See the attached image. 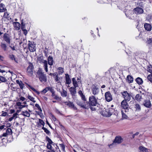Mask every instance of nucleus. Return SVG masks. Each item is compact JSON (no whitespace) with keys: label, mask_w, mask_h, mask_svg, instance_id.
Here are the masks:
<instances>
[{"label":"nucleus","mask_w":152,"mask_h":152,"mask_svg":"<svg viewBox=\"0 0 152 152\" xmlns=\"http://www.w3.org/2000/svg\"><path fill=\"white\" fill-rule=\"evenodd\" d=\"M37 74L40 81L42 82H45L47 81V77L46 75L43 72L42 68H39L37 72Z\"/></svg>","instance_id":"nucleus-1"},{"label":"nucleus","mask_w":152,"mask_h":152,"mask_svg":"<svg viewBox=\"0 0 152 152\" xmlns=\"http://www.w3.org/2000/svg\"><path fill=\"white\" fill-rule=\"evenodd\" d=\"M88 104V107L89 106H95L98 104L97 99L94 96L92 95L89 97Z\"/></svg>","instance_id":"nucleus-2"},{"label":"nucleus","mask_w":152,"mask_h":152,"mask_svg":"<svg viewBox=\"0 0 152 152\" xmlns=\"http://www.w3.org/2000/svg\"><path fill=\"white\" fill-rule=\"evenodd\" d=\"M91 92L94 95L98 94L100 91V88L98 86L95 85L92 86L91 88Z\"/></svg>","instance_id":"nucleus-3"},{"label":"nucleus","mask_w":152,"mask_h":152,"mask_svg":"<svg viewBox=\"0 0 152 152\" xmlns=\"http://www.w3.org/2000/svg\"><path fill=\"white\" fill-rule=\"evenodd\" d=\"M121 94L123 96L124 99L123 100L129 101L131 99V95L128 93L127 91H124L123 92H121Z\"/></svg>","instance_id":"nucleus-4"},{"label":"nucleus","mask_w":152,"mask_h":152,"mask_svg":"<svg viewBox=\"0 0 152 152\" xmlns=\"http://www.w3.org/2000/svg\"><path fill=\"white\" fill-rule=\"evenodd\" d=\"M34 67L32 63H29V65L27 68V72L28 75L32 76L33 74V70Z\"/></svg>","instance_id":"nucleus-5"},{"label":"nucleus","mask_w":152,"mask_h":152,"mask_svg":"<svg viewBox=\"0 0 152 152\" xmlns=\"http://www.w3.org/2000/svg\"><path fill=\"white\" fill-rule=\"evenodd\" d=\"M104 96L105 100L108 102H110L113 99L112 96L110 91L106 92Z\"/></svg>","instance_id":"nucleus-6"},{"label":"nucleus","mask_w":152,"mask_h":152,"mask_svg":"<svg viewBox=\"0 0 152 152\" xmlns=\"http://www.w3.org/2000/svg\"><path fill=\"white\" fill-rule=\"evenodd\" d=\"M77 104L83 108L87 109L88 108V105L87 101L84 102H77Z\"/></svg>","instance_id":"nucleus-7"},{"label":"nucleus","mask_w":152,"mask_h":152,"mask_svg":"<svg viewBox=\"0 0 152 152\" xmlns=\"http://www.w3.org/2000/svg\"><path fill=\"white\" fill-rule=\"evenodd\" d=\"M11 36L8 34L5 33L3 36V39L7 43L10 44L11 42Z\"/></svg>","instance_id":"nucleus-8"},{"label":"nucleus","mask_w":152,"mask_h":152,"mask_svg":"<svg viewBox=\"0 0 152 152\" xmlns=\"http://www.w3.org/2000/svg\"><path fill=\"white\" fill-rule=\"evenodd\" d=\"M123 141V139L121 136H116L113 141V143H113L120 144Z\"/></svg>","instance_id":"nucleus-9"},{"label":"nucleus","mask_w":152,"mask_h":152,"mask_svg":"<svg viewBox=\"0 0 152 152\" xmlns=\"http://www.w3.org/2000/svg\"><path fill=\"white\" fill-rule=\"evenodd\" d=\"M12 133V129L10 128H8L6 130L5 133H4L2 135H0L1 137H8V136H10Z\"/></svg>","instance_id":"nucleus-10"},{"label":"nucleus","mask_w":152,"mask_h":152,"mask_svg":"<svg viewBox=\"0 0 152 152\" xmlns=\"http://www.w3.org/2000/svg\"><path fill=\"white\" fill-rule=\"evenodd\" d=\"M65 105H68L69 107L73 108L75 110H77V108L75 106L73 102L69 101L66 102H64Z\"/></svg>","instance_id":"nucleus-11"},{"label":"nucleus","mask_w":152,"mask_h":152,"mask_svg":"<svg viewBox=\"0 0 152 152\" xmlns=\"http://www.w3.org/2000/svg\"><path fill=\"white\" fill-rule=\"evenodd\" d=\"M28 48L31 52H34L36 50V49L35 48V46L30 41H28Z\"/></svg>","instance_id":"nucleus-12"},{"label":"nucleus","mask_w":152,"mask_h":152,"mask_svg":"<svg viewBox=\"0 0 152 152\" xmlns=\"http://www.w3.org/2000/svg\"><path fill=\"white\" fill-rule=\"evenodd\" d=\"M72 82L74 87L76 88L78 87L79 85L81 83V81H77L75 78H72Z\"/></svg>","instance_id":"nucleus-13"},{"label":"nucleus","mask_w":152,"mask_h":152,"mask_svg":"<svg viewBox=\"0 0 152 152\" xmlns=\"http://www.w3.org/2000/svg\"><path fill=\"white\" fill-rule=\"evenodd\" d=\"M127 101L123 100L121 103V107L123 109H126L128 108L129 105L127 102Z\"/></svg>","instance_id":"nucleus-14"},{"label":"nucleus","mask_w":152,"mask_h":152,"mask_svg":"<svg viewBox=\"0 0 152 152\" xmlns=\"http://www.w3.org/2000/svg\"><path fill=\"white\" fill-rule=\"evenodd\" d=\"M135 13L137 14H141L143 12V10L140 7H137L134 9Z\"/></svg>","instance_id":"nucleus-15"},{"label":"nucleus","mask_w":152,"mask_h":152,"mask_svg":"<svg viewBox=\"0 0 152 152\" xmlns=\"http://www.w3.org/2000/svg\"><path fill=\"white\" fill-rule=\"evenodd\" d=\"M143 105L146 107L150 108L151 106V104L150 101L149 100H146L145 101Z\"/></svg>","instance_id":"nucleus-16"},{"label":"nucleus","mask_w":152,"mask_h":152,"mask_svg":"<svg viewBox=\"0 0 152 152\" xmlns=\"http://www.w3.org/2000/svg\"><path fill=\"white\" fill-rule=\"evenodd\" d=\"M76 88L72 87H70L69 89L70 94L72 96H75V94L76 93Z\"/></svg>","instance_id":"nucleus-17"},{"label":"nucleus","mask_w":152,"mask_h":152,"mask_svg":"<svg viewBox=\"0 0 152 152\" xmlns=\"http://www.w3.org/2000/svg\"><path fill=\"white\" fill-rule=\"evenodd\" d=\"M66 77V83L67 84H70L71 83V80L70 79L69 75L66 74H65Z\"/></svg>","instance_id":"nucleus-18"},{"label":"nucleus","mask_w":152,"mask_h":152,"mask_svg":"<svg viewBox=\"0 0 152 152\" xmlns=\"http://www.w3.org/2000/svg\"><path fill=\"white\" fill-rule=\"evenodd\" d=\"M102 115L105 117H109L110 116L109 112H108V109H104L102 112Z\"/></svg>","instance_id":"nucleus-19"},{"label":"nucleus","mask_w":152,"mask_h":152,"mask_svg":"<svg viewBox=\"0 0 152 152\" xmlns=\"http://www.w3.org/2000/svg\"><path fill=\"white\" fill-rule=\"evenodd\" d=\"M48 64L52 66L53 64V59L52 56H49L48 58Z\"/></svg>","instance_id":"nucleus-20"},{"label":"nucleus","mask_w":152,"mask_h":152,"mask_svg":"<svg viewBox=\"0 0 152 152\" xmlns=\"http://www.w3.org/2000/svg\"><path fill=\"white\" fill-rule=\"evenodd\" d=\"M144 27L145 29L147 31H150L151 30V26L149 24L145 23L144 24Z\"/></svg>","instance_id":"nucleus-21"},{"label":"nucleus","mask_w":152,"mask_h":152,"mask_svg":"<svg viewBox=\"0 0 152 152\" xmlns=\"http://www.w3.org/2000/svg\"><path fill=\"white\" fill-rule=\"evenodd\" d=\"M7 9L5 8V5L3 3L0 4V12H5L7 11Z\"/></svg>","instance_id":"nucleus-22"},{"label":"nucleus","mask_w":152,"mask_h":152,"mask_svg":"<svg viewBox=\"0 0 152 152\" xmlns=\"http://www.w3.org/2000/svg\"><path fill=\"white\" fill-rule=\"evenodd\" d=\"M146 43L147 45L150 48L152 47V38H148Z\"/></svg>","instance_id":"nucleus-23"},{"label":"nucleus","mask_w":152,"mask_h":152,"mask_svg":"<svg viewBox=\"0 0 152 152\" xmlns=\"http://www.w3.org/2000/svg\"><path fill=\"white\" fill-rule=\"evenodd\" d=\"M14 25L15 29L17 30H18L20 29V24L18 22L14 23Z\"/></svg>","instance_id":"nucleus-24"},{"label":"nucleus","mask_w":152,"mask_h":152,"mask_svg":"<svg viewBox=\"0 0 152 152\" xmlns=\"http://www.w3.org/2000/svg\"><path fill=\"white\" fill-rule=\"evenodd\" d=\"M139 149L140 152H149L147 148L142 146L139 147Z\"/></svg>","instance_id":"nucleus-25"},{"label":"nucleus","mask_w":152,"mask_h":152,"mask_svg":"<svg viewBox=\"0 0 152 152\" xmlns=\"http://www.w3.org/2000/svg\"><path fill=\"white\" fill-rule=\"evenodd\" d=\"M135 81L139 85H141L143 83L142 79L140 77H138L136 78Z\"/></svg>","instance_id":"nucleus-26"},{"label":"nucleus","mask_w":152,"mask_h":152,"mask_svg":"<svg viewBox=\"0 0 152 152\" xmlns=\"http://www.w3.org/2000/svg\"><path fill=\"white\" fill-rule=\"evenodd\" d=\"M142 99V96L140 94H137L135 97L134 100H137L138 102L140 101Z\"/></svg>","instance_id":"nucleus-27"},{"label":"nucleus","mask_w":152,"mask_h":152,"mask_svg":"<svg viewBox=\"0 0 152 152\" xmlns=\"http://www.w3.org/2000/svg\"><path fill=\"white\" fill-rule=\"evenodd\" d=\"M127 80L129 83H132L133 81V78L132 76L129 75L127 76Z\"/></svg>","instance_id":"nucleus-28"},{"label":"nucleus","mask_w":152,"mask_h":152,"mask_svg":"<svg viewBox=\"0 0 152 152\" xmlns=\"http://www.w3.org/2000/svg\"><path fill=\"white\" fill-rule=\"evenodd\" d=\"M16 83L19 84L20 88L23 89L24 87V85L21 81H19V80H16Z\"/></svg>","instance_id":"nucleus-29"},{"label":"nucleus","mask_w":152,"mask_h":152,"mask_svg":"<svg viewBox=\"0 0 152 152\" xmlns=\"http://www.w3.org/2000/svg\"><path fill=\"white\" fill-rule=\"evenodd\" d=\"M9 58L12 60H14L15 62L18 63V60L13 54L10 55L9 56Z\"/></svg>","instance_id":"nucleus-30"},{"label":"nucleus","mask_w":152,"mask_h":152,"mask_svg":"<svg viewBox=\"0 0 152 152\" xmlns=\"http://www.w3.org/2000/svg\"><path fill=\"white\" fill-rule=\"evenodd\" d=\"M0 46L2 49L4 51H5L7 50V46L6 44L1 42V44Z\"/></svg>","instance_id":"nucleus-31"},{"label":"nucleus","mask_w":152,"mask_h":152,"mask_svg":"<svg viewBox=\"0 0 152 152\" xmlns=\"http://www.w3.org/2000/svg\"><path fill=\"white\" fill-rule=\"evenodd\" d=\"M61 95L63 97H66L67 95V92L65 90L63 89L62 92H61Z\"/></svg>","instance_id":"nucleus-32"},{"label":"nucleus","mask_w":152,"mask_h":152,"mask_svg":"<svg viewBox=\"0 0 152 152\" xmlns=\"http://www.w3.org/2000/svg\"><path fill=\"white\" fill-rule=\"evenodd\" d=\"M28 86L30 89L32 90L35 92L38 95L39 94L40 92L37 91V90H36L32 86L30 85H28Z\"/></svg>","instance_id":"nucleus-33"},{"label":"nucleus","mask_w":152,"mask_h":152,"mask_svg":"<svg viewBox=\"0 0 152 152\" xmlns=\"http://www.w3.org/2000/svg\"><path fill=\"white\" fill-rule=\"evenodd\" d=\"M58 73L59 75H62L64 72V69L61 67L58 68Z\"/></svg>","instance_id":"nucleus-34"},{"label":"nucleus","mask_w":152,"mask_h":152,"mask_svg":"<svg viewBox=\"0 0 152 152\" xmlns=\"http://www.w3.org/2000/svg\"><path fill=\"white\" fill-rule=\"evenodd\" d=\"M39 122L37 123V125L38 126L40 125L39 124H40L41 125L44 126L45 124V123L44 121L40 119H39Z\"/></svg>","instance_id":"nucleus-35"},{"label":"nucleus","mask_w":152,"mask_h":152,"mask_svg":"<svg viewBox=\"0 0 152 152\" xmlns=\"http://www.w3.org/2000/svg\"><path fill=\"white\" fill-rule=\"evenodd\" d=\"M46 140L48 142L47 144H53V143L52 140L48 137H46Z\"/></svg>","instance_id":"nucleus-36"},{"label":"nucleus","mask_w":152,"mask_h":152,"mask_svg":"<svg viewBox=\"0 0 152 152\" xmlns=\"http://www.w3.org/2000/svg\"><path fill=\"white\" fill-rule=\"evenodd\" d=\"M50 89V87H47L44 89L42 91H41V93L43 94H45Z\"/></svg>","instance_id":"nucleus-37"},{"label":"nucleus","mask_w":152,"mask_h":152,"mask_svg":"<svg viewBox=\"0 0 152 152\" xmlns=\"http://www.w3.org/2000/svg\"><path fill=\"white\" fill-rule=\"evenodd\" d=\"M108 110L110 116L111 115L113 114V113L114 112V110L113 109L111 108H110L109 109H108Z\"/></svg>","instance_id":"nucleus-38"},{"label":"nucleus","mask_w":152,"mask_h":152,"mask_svg":"<svg viewBox=\"0 0 152 152\" xmlns=\"http://www.w3.org/2000/svg\"><path fill=\"white\" fill-rule=\"evenodd\" d=\"M42 129H43L44 131V132L48 135H50V132L46 128L43 126L42 127Z\"/></svg>","instance_id":"nucleus-39"},{"label":"nucleus","mask_w":152,"mask_h":152,"mask_svg":"<svg viewBox=\"0 0 152 152\" xmlns=\"http://www.w3.org/2000/svg\"><path fill=\"white\" fill-rule=\"evenodd\" d=\"M147 79L148 81L152 83V74L149 75L147 77Z\"/></svg>","instance_id":"nucleus-40"},{"label":"nucleus","mask_w":152,"mask_h":152,"mask_svg":"<svg viewBox=\"0 0 152 152\" xmlns=\"http://www.w3.org/2000/svg\"><path fill=\"white\" fill-rule=\"evenodd\" d=\"M23 115L24 116L29 117L30 115V113L28 111H25L23 112Z\"/></svg>","instance_id":"nucleus-41"},{"label":"nucleus","mask_w":152,"mask_h":152,"mask_svg":"<svg viewBox=\"0 0 152 152\" xmlns=\"http://www.w3.org/2000/svg\"><path fill=\"white\" fill-rule=\"evenodd\" d=\"M134 107L136 109V110L138 111H140L141 110L140 106L138 104H135Z\"/></svg>","instance_id":"nucleus-42"},{"label":"nucleus","mask_w":152,"mask_h":152,"mask_svg":"<svg viewBox=\"0 0 152 152\" xmlns=\"http://www.w3.org/2000/svg\"><path fill=\"white\" fill-rule=\"evenodd\" d=\"M147 71L151 73V74H152V66L151 65H150L148 66Z\"/></svg>","instance_id":"nucleus-43"},{"label":"nucleus","mask_w":152,"mask_h":152,"mask_svg":"<svg viewBox=\"0 0 152 152\" xmlns=\"http://www.w3.org/2000/svg\"><path fill=\"white\" fill-rule=\"evenodd\" d=\"M7 81V80L6 79L5 77L2 76H0V81L2 82H6Z\"/></svg>","instance_id":"nucleus-44"},{"label":"nucleus","mask_w":152,"mask_h":152,"mask_svg":"<svg viewBox=\"0 0 152 152\" xmlns=\"http://www.w3.org/2000/svg\"><path fill=\"white\" fill-rule=\"evenodd\" d=\"M28 99L31 101H32L34 103L36 102V101L34 100V98L32 97L31 96L28 95Z\"/></svg>","instance_id":"nucleus-45"},{"label":"nucleus","mask_w":152,"mask_h":152,"mask_svg":"<svg viewBox=\"0 0 152 152\" xmlns=\"http://www.w3.org/2000/svg\"><path fill=\"white\" fill-rule=\"evenodd\" d=\"M51 96L53 97V98L56 100L59 99V97L57 95H56L54 92H53Z\"/></svg>","instance_id":"nucleus-46"},{"label":"nucleus","mask_w":152,"mask_h":152,"mask_svg":"<svg viewBox=\"0 0 152 152\" xmlns=\"http://www.w3.org/2000/svg\"><path fill=\"white\" fill-rule=\"evenodd\" d=\"M122 115V117L124 118H126L127 117V115L125 114L123 110H122L121 111Z\"/></svg>","instance_id":"nucleus-47"},{"label":"nucleus","mask_w":152,"mask_h":152,"mask_svg":"<svg viewBox=\"0 0 152 152\" xmlns=\"http://www.w3.org/2000/svg\"><path fill=\"white\" fill-rule=\"evenodd\" d=\"M21 29L22 30L26 29H25V24H24L22 21L21 23Z\"/></svg>","instance_id":"nucleus-48"},{"label":"nucleus","mask_w":152,"mask_h":152,"mask_svg":"<svg viewBox=\"0 0 152 152\" xmlns=\"http://www.w3.org/2000/svg\"><path fill=\"white\" fill-rule=\"evenodd\" d=\"M80 96L81 97V99L82 100H83L84 101H85L86 102V101H86V99L85 97V96L83 94L82 95Z\"/></svg>","instance_id":"nucleus-49"},{"label":"nucleus","mask_w":152,"mask_h":152,"mask_svg":"<svg viewBox=\"0 0 152 152\" xmlns=\"http://www.w3.org/2000/svg\"><path fill=\"white\" fill-rule=\"evenodd\" d=\"M38 60L40 63H43L44 60H43L42 57H40L38 58Z\"/></svg>","instance_id":"nucleus-50"},{"label":"nucleus","mask_w":152,"mask_h":152,"mask_svg":"<svg viewBox=\"0 0 152 152\" xmlns=\"http://www.w3.org/2000/svg\"><path fill=\"white\" fill-rule=\"evenodd\" d=\"M35 106L37 108L38 110L40 111V112H42V110L41 108L39 106V105L37 104H35Z\"/></svg>","instance_id":"nucleus-51"},{"label":"nucleus","mask_w":152,"mask_h":152,"mask_svg":"<svg viewBox=\"0 0 152 152\" xmlns=\"http://www.w3.org/2000/svg\"><path fill=\"white\" fill-rule=\"evenodd\" d=\"M43 63L44 64L43 67H48V63L47 61L46 60H45L44 61Z\"/></svg>","instance_id":"nucleus-52"},{"label":"nucleus","mask_w":152,"mask_h":152,"mask_svg":"<svg viewBox=\"0 0 152 152\" xmlns=\"http://www.w3.org/2000/svg\"><path fill=\"white\" fill-rule=\"evenodd\" d=\"M60 147L62 148V150L63 151L65 152V146L63 144H60Z\"/></svg>","instance_id":"nucleus-53"},{"label":"nucleus","mask_w":152,"mask_h":152,"mask_svg":"<svg viewBox=\"0 0 152 152\" xmlns=\"http://www.w3.org/2000/svg\"><path fill=\"white\" fill-rule=\"evenodd\" d=\"M9 15V14L8 13V12H4V18H8V16Z\"/></svg>","instance_id":"nucleus-54"},{"label":"nucleus","mask_w":152,"mask_h":152,"mask_svg":"<svg viewBox=\"0 0 152 152\" xmlns=\"http://www.w3.org/2000/svg\"><path fill=\"white\" fill-rule=\"evenodd\" d=\"M2 113L1 115L2 116H6L8 115V114L6 112H4V111H2Z\"/></svg>","instance_id":"nucleus-55"},{"label":"nucleus","mask_w":152,"mask_h":152,"mask_svg":"<svg viewBox=\"0 0 152 152\" xmlns=\"http://www.w3.org/2000/svg\"><path fill=\"white\" fill-rule=\"evenodd\" d=\"M51 145V144H47V148L48 149H51L53 148Z\"/></svg>","instance_id":"nucleus-56"},{"label":"nucleus","mask_w":152,"mask_h":152,"mask_svg":"<svg viewBox=\"0 0 152 152\" xmlns=\"http://www.w3.org/2000/svg\"><path fill=\"white\" fill-rule=\"evenodd\" d=\"M60 78L58 77V76L55 77V80L56 82L59 83V82Z\"/></svg>","instance_id":"nucleus-57"},{"label":"nucleus","mask_w":152,"mask_h":152,"mask_svg":"<svg viewBox=\"0 0 152 152\" xmlns=\"http://www.w3.org/2000/svg\"><path fill=\"white\" fill-rule=\"evenodd\" d=\"M19 100L20 101H24L25 100V98L22 96H20V98H19Z\"/></svg>","instance_id":"nucleus-58"},{"label":"nucleus","mask_w":152,"mask_h":152,"mask_svg":"<svg viewBox=\"0 0 152 152\" xmlns=\"http://www.w3.org/2000/svg\"><path fill=\"white\" fill-rule=\"evenodd\" d=\"M22 31L23 32V34H24L26 36L28 33L26 29H25Z\"/></svg>","instance_id":"nucleus-59"},{"label":"nucleus","mask_w":152,"mask_h":152,"mask_svg":"<svg viewBox=\"0 0 152 152\" xmlns=\"http://www.w3.org/2000/svg\"><path fill=\"white\" fill-rule=\"evenodd\" d=\"M139 134V133L138 132H137L135 134H133L132 136V138H134L135 136L138 135Z\"/></svg>","instance_id":"nucleus-60"},{"label":"nucleus","mask_w":152,"mask_h":152,"mask_svg":"<svg viewBox=\"0 0 152 152\" xmlns=\"http://www.w3.org/2000/svg\"><path fill=\"white\" fill-rule=\"evenodd\" d=\"M105 0H98V2L102 4L104 3V2Z\"/></svg>","instance_id":"nucleus-61"},{"label":"nucleus","mask_w":152,"mask_h":152,"mask_svg":"<svg viewBox=\"0 0 152 152\" xmlns=\"http://www.w3.org/2000/svg\"><path fill=\"white\" fill-rule=\"evenodd\" d=\"M50 150L47 151V152H55L53 148Z\"/></svg>","instance_id":"nucleus-62"},{"label":"nucleus","mask_w":152,"mask_h":152,"mask_svg":"<svg viewBox=\"0 0 152 152\" xmlns=\"http://www.w3.org/2000/svg\"><path fill=\"white\" fill-rule=\"evenodd\" d=\"M90 108L92 111H94L96 110V108L95 107H92V106H90Z\"/></svg>","instance_id":"nucleus-63"},{"label":"nucleus","mask_w":152,"mask_h":152,"mask_svg":"<svg viewBox=\"0 0 152 152\" xmlns=\"http://www.w3.org/2000/svg\"><path fill=\"white\" fill-rule=\"evenodd\" d=\"M78 94L80 95V96L82 95L83 94L82 92V91L81 90L79 91H78Z\"/></svg>","instance_id":"nucleus-64"}]
</instances>
